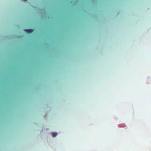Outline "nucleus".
<instances>
[{
    "label": "nucleus",
    "mask_w": 151,
    "mask_h": 151,
    "mask_svg": "<svg viewBox=\"0 0 151 151\" xmlns=\"http://www.w3.org/2000/svg\"><path fill=\"white\" fill-rule=\"evenodd\" d=\"M52 134L53 137H55L57 135V134L56 132H52Z\"/></svg>",
    "instance_id": "2"
},
{
    "label": "nucleus",
    "mask_w": 151,
    "mask_h": 151,
    "mask_svg": "<svg viewBox=\"0 0 151 151\" xmlns=\"http://www.w3.org/2000/svg\"><path fill=\"white\" fill-rule=\"evenodd\" d=\"M25 31L27 33H31L33 32V30L32 29H29L25 30Z\"/></svg>",
    "instance_id": "1"
}]
</instances>
